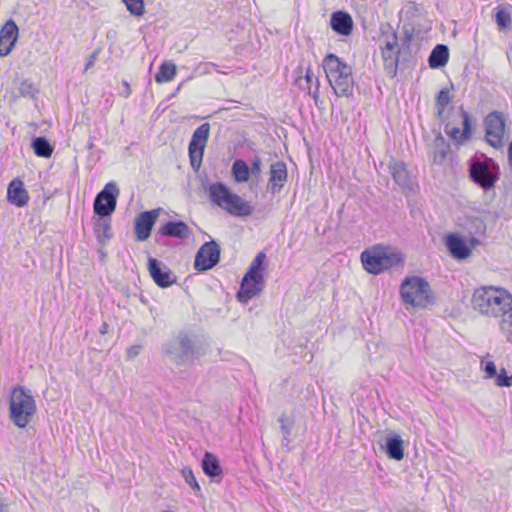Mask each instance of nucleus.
<instances>
[{"mask_svg":"<svg viewBox=\"0 0 512 512\" xmlns=\"http://www.w3.org/2000/svg\"><path fill=\"white\" fill-rule=\"evenodd\" d=\"M472 309L489 319H502L512 310V294L500 286H481L474 290Z\"/></svg>","mask_w":512,"mask_h":512,"instance_id":"f257e3e1","label":"nucleus"},{"mask_svg":"<svg viewBox=\"0 0 512 512\" xmlns=\"http://www.w3.org/2000/svg\"><path fill=\"white\" fill-rule=\"evenodd\" d=\"M326 78L338 97L349 98L354 90L352 68L334 54H328L323 60Z\"/></svg>","mask_w":512,"mask_h":512,"instance_id":"f03ea898","label":"nucleus"},{"mask_svg":"<svg viewBox=\"0 0 512 512\" xmlns=\"http://www.w3.org/2000/svg\"><path fill=\"white\" fill-rule=\"evenodd\" d=\"M36 413V402L30 390L23 386L12 389L9 402V418L18 428H25Z\"/></svg>","mask_w":512,"mask_h":512,"instance_id":"7ed1b4c3","label":"nucleus"},{"mask_svg":"<svg viewBox=\"0 0 512 512\" xmlns=\"http://www.w3.org/2000/svg\"><path fill=\"white\" fill-rule=\"evenodd\" d=\"M209 197L221 209L236 217H247L253 213L251 204L234 194L223 183L217 182L209 187Z\"/></svg>","mask_w":512,"mask_h":512,"instance_id":"20e7f679","label":"nucleus"},{"mask_svg":"<svg viewBox=\"0 0 512 512\" xmlns=\"http://www.w3.org/2000/svg\"><path fill=\"white\" fill-rule=\"evenodd\" d=\"M361 261L367 272L379 274L384 270L402 264L404 258L402 254L394 248L376 246L363 251Z\"/></svg>","mask_w":512,"mask_h":512,"instance_id":"39448f33","label":"nucleus"},{"mask_svg":"<svg viewBox=\"0 0 512 512\" xmlns=\"http://www.w3.org/2000/svg\"><path fill=\"white\" fill-rule=\"evenodd\" d=\"M400 295L404 304L414 308H425L432 298L430 285L418 276L407 277L402 282Z\"/></svg>","mask_w":512,"mask_h":512,"instance_id":"423d86ee","label":"nucleus"},{"mask_svg":"<svg viewBox=\"0 0 512 512\" xmlns=\"http://www.w3.org/2000/svg\"><path fill=\"white\" fill-rule=\"evenodd\" d=\"M210 133V124L203 123L193 132L189 142V157L192 168L197 171L202 163L204 149Z\"/></svg>","mask_w":512,"mask_h":512,"instance_id":"0eeeda50","label":"nucleus"},{"mask_svg":"<svg viewBox=\"0 0 512 512\" xmlns=\"http://www.w3.org/2000/svg\"><path fill=\"white\" fill-rule=\"evenodd\" d=\"M119 189L117 185L110 182L105 185L94 200V211L101 217L110 216L116 209Z\"/></svg>","mask_w":512,"mask_h":512,"instance_id":"6e6552de","label":"nucleus"},{"mask_svg":"<svg viewBox=\"0 0 512 512\" xmlns=\"http://www.w3.org/2000/svg\"><path fill=\"white\" fill-rule=\"evenodd\" d=\"M381 52L383 58V65L386 73L390 77H394L397 73L398 67V39L395 33L383 36L381 39Z\"/></svg>","mask_w":512,"mask_h":512,"instance_id":"1a4fd4ad","label":"nucleus"},{"mask_svg":"<svg viewBox=\"0 0 512 512\" xmlns=\"http://www.w3.org/2000/svg\"><path fill=\"white\" fill-rule=\"evenodd\" d=\"M486 139L494 148L503 145V137L505 134V122L502 113L494 111L485 118Z\"/></svg>","mask_w":512,"mask_h":512,"instance_id":"9d476101","label":"nucleus"},{"mask_svg":"<svg viewBox=\"0 0 512 512\" xmlns=\"http://www.w3.org/2000/svg\"><path fill=\"white\" fill-rule=\"evenodd\" d=\"M220 259V248L215 241L204 243L198 250L194 266L199 271L213 268Z\"/></svg>","mask_w":512,"mask_h":512,"instance_id":"9b49d317","label":"nucleus"},{"mask_svg":"<svg viewBox=\"0 0 512 512\" xmlns=\"http://www.w3.org/2000/svg\"><path fill=\"white\" fill-rule=\"evenodd\" d=\"M191 353V341L186 335H179L167 344L166 355L175 364L184 363Z\"/></svg>","mask_w":512,"mask_h":512,"instance_id":"f8f14e48","label":"nucleus"},{"mask_svg":"<svg viewBox=\"0 0 512 512\" xmlns=\"http://www.w3.org/2000/svg\"><path fill=\"white\" fill-rule=\"evenodd\" d=\"M479 241L472 237L467 243L461 236L457 234H449L446 237V246L453 258L464 260L471 255L472 248L478 245Z\"/></svg>","mask_w":512,"mask_h":512,"instance_id":"ddd939ff","label":"nucleus"},{"mask_svg":"<svg viewBox=\"0 0 512 512\" xmlns=\"http://www.w3.org/2000/svg\"><path fill=\"white\" fill-rule=\"evenodd\" d=\"M148 270L152 279L159 287L167 288L177 280V277L167 266L152 257L148 259Z\"/></svg>","mask_w":512,"mask_h":512,"instance_id":"4468645a","label":"nucleus"},{"mask_svg":"<svg viewBox=\"0 0 512 512\" xmlns=\"http://www.w3.org/2000/svg\"><path fill=\"white\" fill-rule=\"evenodd\" d=\"M381 448L385 449L390 459L400 461L404 457V442L400 435L393 431L385 432L384 436L378 440Z\"/></svg>","mask_w":512,"mask_h":512,"instance_id":"2eb2a0df","label":"nucleus"},{"mask_svg":"<svg viewBox=\"0 0 512 512\" xmlns=\"http://www.w3.org/2000/svg\"><path fill=\"white\" fill-rule=\"evenodd\" d=\"M159 209L145 211L135 219V234L138 241H145L149 238L151 230L159 216Z\"/></svg>","mask_w":512,"mask_h":512,"instance_id":"dca6fc26","label":"nucleus"},{"mask_svg":"<svg viewBox=\"0 0 512 512\" xmlns=\"http://www.w3.org/2000/svg\"><path fill=\"white\" fill-rule=\"evenodd\" d=\"M263 276L245 274L241 282V288L237 294L238 300L247 303L251 298L258 295L263 289Z\"/></svg>","mask_w":512,"mask_h":512,"instance_id":"f3484780","label":"nucleus"},{"mask_svg":"<svg viewBox=\"0 0 512 512\" xmlns=\"http://www.w3.org/2000/svg\"><path fill=\"white\" fill-rule=\"evenodd\" d=\"M459 119L462 122V130L459 127L453 126L451 122L446 123L445 132L447 135L457 143H462L467 140L471 133L470 116L468 112L463 109L459 111Z\"/></svg>","mask_w":512,"mask_h":512,"instance_id":"a211bd4d","label":"nucleus"},{"mask_svg":"<svg viewBox=\"0 0 512 512\" xmlns=\"http://www.w3.org/2000/svg\"><path fill=\"white\" fill-rule=\"evenodd\" d=\"M389 171L394 179V181L403 189V190H413L414 188V178L409 173L406 168V165L403 162L390 161L389 163Z\"/></svg>","mask_w":512,"mask_h":512,"instance_id":"6ab92c4d","label":"nucleus"},{"mask_svg":"<svg viewBox=\"0 0 512 512\" xmlns=\"http://www.w3.org/2000/svg\"><path fill=\"white\" fill-rule=\"evenodd\" d=\"M287 181L286 165L277 161L270 166V177L267 184V190L272 194H277L283 188Z\"/></svg>","mask_w":512,"mask_h":512,"instance_id":"aec40b11","label":"nucleus"},{"mask_svg":"<svg viewBox=\"0 0 512 512\" xmlns=\"http://www.w3.org/2000/svg\"><path fill=\"white\" fill-rule=\"evenodd\" d=\"M18 37V27L13 21H8L0 31V56L8 55Z\"/></svg>","mask_w":512,"mask_h":512,"instance_id":"412c9836","label":"nucleus"},{"mask_svg":"<svg viewBox=\"0 0 512 512\" xmlns=\"http://www.w3.org/2000/svg\"><path fill=\"white\" fill-rule=\"evenodd\" d=\"M470 176L474 182L478 183L484 189L492 187L496 182V178L490 171L488 165L482 162H475L471 165Z\"/></svg>","mask_w":512,"mask_h":512,"instance_id":"4be33fe9","label":"nucleus"},{"mask_svg":"<svg viewBox=\"0 0 512 512\" xmlns=\"http://www.w3.org/2000/svg\"><path fill=\"white\" fill-rule=\"evenodd\" d=\"M7 199L17 207H23L28 203L29 195L24 184L19 179H13L7 189Z\"/></svg>","mask_w":512,"mask_h":512,"instance_id":"5701e85b","label":"nucleus"},{"mask_svg":"<svg viewBox=\"0 0 512 512\" xmlns=\"http://www.w3.org/2000/svg\"><path fill=\"white\" fill-rule=\"evenodd\" d=\"M331 26L335 32L347 36L352 32L353 20L346 12H335L331 17Z\"/></svg>","mask_w":512,"mask_h":512,"instance_id":"b1692460","label":"nucleus"},{"mask_svg":"<svg viewBox=\"0 0 512 512\" xmlns=\"http://www.w3.org/2000/svg\"><path fill=\"white\" fill-rule=\"evenodd\" d=\"M160 232L163 235L177 237L180 239H187L191 235V230L182 221L168 222L160 228Z\"/></svg>","mask_w":512,"mask_h":512,"instance_id":"393cba45","label":"nucleus"},{"mask_svg":"<svg viewBox=\"0 0 512 512\" xmlns=\"http://www.w3.org/2000/svg\"><path fill=\"white\" fill-rule=\"evenodd\" d=\"M449 59V49L444 44H438L432 50L428 62L429 66L433 69L441 68L446 65Z\"/></svg>","mask_w":512,"mask_h":512,"instance_id":"a878e982","label":"nucleus"},{"mask_svg":"<svg viewBox=\"0 0 512 512\" xmlns=\"http://www.w3.org/2000/svg\"><path fill=\"white\" fill-rule=\"evenodd\" d=\"M201 465L204 473L210 477H216L222 474L219 461L212 453L206 452L204 454Z\"/></svg>","mask_w":512,"mask_h":512,"instance_id":"bb28decb","label":"nucleus"},{"mask_svg":"<svg viewBox=\"0 0 512 512\" xmlns=\"http://www.w3.org/2000/svg\"><path fill=\"white\" fill-rule=\"evenodd\" d=\"M449 150V145L446 143L443 136L438 135L433 143L430 155L435 163H441L446 158Z\"/></svg>","mask_w":512,"mask_h":512,"instance_id":"cd10ccee","label":"nucleus"},{"mask_svg":"<svg viewBox=\"0 0 512 512\" xmlns=\"http://www.w3.org/2000/svg\"><path fill=\"white\" fill-rule=\"evenodd\" d=\"M177 73L176 65L171 61H165L161 64L158 73L155 76L157 83H166L174 79Z\"/></svg>","mask_w":512,"mask_h":512,"instance_id":"c85d7f7f","label":"nucleus"},{"mask_svg":"<svg viewBox=\"0 0 512 512\" xmlns=\"http://www.w3.org/2000/svg\"><path fill=\"white\" fill-rule=\"evenodd\" d=\"M232 175L236 182L244 183L249 180L250 169L244 160L237 159L232 164Z\"/></svg>","mask_w":512,"mask_h":512,"instance_id":"c756f323","label":"nucleus"},{"mask_svg":"<svg viewBox=\"0 0 512 512\" xmlns=\"http://www.w3.org/2000/svg\"><path fill=\"white\" fill-rule=\"evenodd\" d=\"M32 148L38 157L49 158L53 153V147L45 137H36L32 140Z\"/></svg>","mask_w":512,"mask_h":512,"instance_id":"7c9ffc66","label":"nucleus"},{"mask_svg":"<svg viewBox=\"0 0 512 512\" xmlns=\"http://www.w3.org/2000/svg\"><path fill=\"white\" fill-rule=\"evenodd\" d=\"M451 101L450 91L447 88H443L439 91L436 97V110L439 119H444L445 108Z\"/></svg>","mask_w":512,"mask_h":512,"instance_id":"2f4dec72","label":"nucleus"},{"mask_svg":"<svg viewBox=\"0 0 512 512\" xmlns=\"http://www.w3.org/2000/svg\"><path fill=\"white\" fill-rule=\"evenodd\" d=\"M498 324L503 337L512 344V310L500 319Z\"/></svg>","mask_w":512,"mask_h":512,"instance_id":"473e14b6","label":"nucleus"},{"mask_svg":"<svg viewBox=\"0 0 512 512\" xmlns=\"http://www.w3.org/2000/svg\"><path fill=\"white\" fill-rule=\"evenodd\" d=\"M278 421L280 423L281 432L283 434V440L289 443V437L294 427V418L286 414H281Z\"/></svg>","mask_w":512,"mask_h":512,"instance_id":"72a5a7b5","label":"nucleus"},{"mask_svg":"<svg viewBox=\"0 0 512 512\" xmlns=\"http://www.w3.org/2000/svg\"><path fill=\"white\" fill-rule=\"evenodd\" d=\"M266 255L263 252H259L254 260L251 262L246 274L253 276H263L262 271L264 270V262Z\"/></svg>","mask_w":512,"mask_h":512,"instance_id":"f704fd0d","label":"nucleus"},{"mask_svg":"<svg viewBox=\"0 0 512 512\" xmlns=\"http://www.w3.org/2000/svg\"><path fill=\"white\" fill-rule=\"evenodd\" d=\"M496 23L500 30H507L511 28L512 19L510 13L506 8H498L495 14Z\"/></svg>","mask_w":512,"mask_h":512,"instance_id":"c9c22d12","label":"nucleus"},{"mask_svg":"<svg viewBox=\"0 0 512 512\" xmlns=\"http://www.w3.org/2000/svg\"><path fill=\"white\" fill-rule=\"evenodd\" d=\"M129 13L133 16H142L145 12L144 0H122Z\"/></svg>","mask_w":512,"mask_h":512,"instance_id":"e433bc0d","label":"nucleus"},{"mask_svg":"<svg viewBox=\"0 0 512 512\" xmlns=\"http://www.w3.org/2000/svg\"><path fill=\"white\" fill-rule=\"evenodd\" d=\"M182 475L186 481V483L194 490L200 491V486L194 476V473L189 468H184L182 470Z\"/></svg>","mask_w":512,"mask_h":512,"instance_id":"4c0bfd02","label":"nucleus"},{"mask_svg":"<svg viewBox=\"0 0 512 512\" xmlns=\"http://www.w3.org/2000/svg\"><path fill=\"white\" fill-rule=\"evenodd\" d=\"M109 230H110V225L105 220L100 219L95 224V233L97 234L98 238H101V237L109 238L110 237V235L108 233Z\"/></svg>","mask_w":512,"mask_h":512,"instance_id":"58836bf2","label":"nucleus"},{"mask_svg":"<svg viewBox=\"0 0 512 512\" xmlns=\"http://www.w3.org/2000/svg\"><path fill=\"white\" fill-rule=\"evenodd\" d=\"M483 370L485 372V378L491 379L497 375L496 365L492 361H482Z\"/></svg>","mask_w":512,"mask_h":512,"instance_id":"ea45409f","label":"nucleus"},{"mask_svg":"<svg viewBox=\"0 0 512 512\" xmlns=\"http://www.w3.org/2000/svg\"><path fill=\"white\" fill-rule=\"evenodd\" d=\"M496 377V385L499 387H509V376H507L506 371L502 369L500 373H497Z\"/></svg>","mask_w":512,"mask_h":512,"instance_id":"a19ab883","label":"nucleus"},{"mask_svg":"<svg viewBox=\"0 0 512 512\" xmlns=\"http://www.w3.org/2000/svg\"><path fill=\"white\" fill-rule=\"evenodd\" d=\"M250 173L252 176L259 177L262 170V162L259 158H254L251 162Z\"/></svg>","mask_w":512,"mask_h":512,"instance_id":"79ce46f5","label":"nucleus"},{"mask_svg":"<svg viewBox=\"0 0 512 512\" xmlns=\"http://www.w3.org/2000/svg\"><path fill=\"white\" fill-rule=\"evenodd\" d=\"M97 56H98V52L97 51H94L92 52L88 59H87V63L85 65V69L84 71L86 72L90 67H92L97 59Z\"/></svg>","mask_w":512,"mask_h":512,"instance_id":"37998d69","label":"nucleus"},{"mask_svg":"<svg viewBox=\"0 0 512 512\" xmlns=\"http://www.w3.org/2000/svg\"><path fill=\"white\" fill-rule=\"evenodd\" d=\"M140 346H131L127 349V357L132 359L139 354Z\"/></svg>","mask_w":512,"mask_h":512,"instance_id":"c03bdc74","label":"nucleus"},{"mask_svg":"<svg viewBox=\"0 0 512 512\" xmlns=\"http://www.w3.org/2000/svg\"><path fill=\"white\" fill-rule=\"evenodd\" d=\"M23 85L27 86V90L22 89L21 93L23 95H25V94H32V89H33L32 85L30 83H24Z\"/></svg>","mask_w":512,"mask_h":512,"instance_id":"a18cd8bd","label":"nucleus"},{"mask_svg":"<svg viewBox=\"0 0 512 512\" xmlns=\"http://www.w3.org/2000/svg\"><path fill=\"white\" fill-rule=\"evenodd\" d=\"M475 224L478 230L484 232L485 231V225L481 220H475Z\"/></svg>","mask_w":512,"mask_h":512,"instance_id":"49530a36","label":"nucleus"},{"mask_svg":"<svg viewBox=\"0 0 512 512\" xmlns=\"http://www.w3.org/2000/svg\"><path fill=\"white\" fill-rule=\"evenodd\" d=\"M313 73L310 71V70H307L306 74H305V80L306 82L310 83L312 82L313 80Z\"/></svg>","mask_w":512,"mask_h":512,"instance_id":"de8ad7c7","label":"nucleus"},{"mask_svg":"<svg viewBox=\"0 0 512 512\" xmlns=\"http://www.w3.org/2000/svg\"><path fill=\"white\" fill-rule=\"evenodd\" d=\"M107 332H108V324L106 322H104L100 328V333L106 334Z\"/></svg>","mask_w":512,"mask_h":512,"instance_id":"09e8293b","label":"nucleus"},{"mask_svg":"<svg viewBox=\"0 0 512 512\" xmlns=\"http://www.w3.org/2000/svg\"><path fill=\"white\" fill-rule=\"evenodd\" d=\"M308 90H309V94H311L313 96V98L316 99V97L318 95V84L316 85V88L314 91H311L310 87L308 88Z\"/></svg>","mask_w":512,"mask_h":512,"instance_id":"8fccbe9b","label":"nucleus"},{"mask_svg":"<svg viewBox=\"0 0 512 512\" xmlns=\"http://www.w3.org/2000/svg\"><path fill=\"white\" fill-rule=\"evenodd\" d=\"M0 512H7V505L0 501Z\"/></svg>","mask_w":512,"mask_h":512,"instance_id":"3c124183","label":"nucleus"},{"mask_svg":"<svg viewBox=\"0 0 512 512\" xmlns=\"http://www.w3.org/2000/svg\"><path fill=\"white\" fill-rule=\"evenodd\" d=\"M509 162H510V165L512 166V142L510 143V146H509Z\"/></svg>","mask_w":512,"mask_h":512,"instance_id":"603ef678","label":"nucleus"},{"mask_svg":"<svg viewBox=\"0 0 512 512\" xmlns=\"http://www.w3.org/2000/svg\"><path fill=\"white\" fill-rule=\"evenodd\" d=\"M512 386V375L509 376V387Z\"/></svg>","mask_w":512,"mask_h":512,"instance_id":"864d4df0","label":"nucleus"},{"mask_svg":"<svg viewBox=\"0 0 512 512\" xmlns=\"http://www.w3.org/2000/svg\"><path fill=\"white\" fill-rule=\"evenodd\" d=\"M164 512H172V511H164Z\"/></svg>","mask_w":512,"mask_h":512,"instance_id":"5fc2aeb1","label":"nucleus"}]
</instances>
